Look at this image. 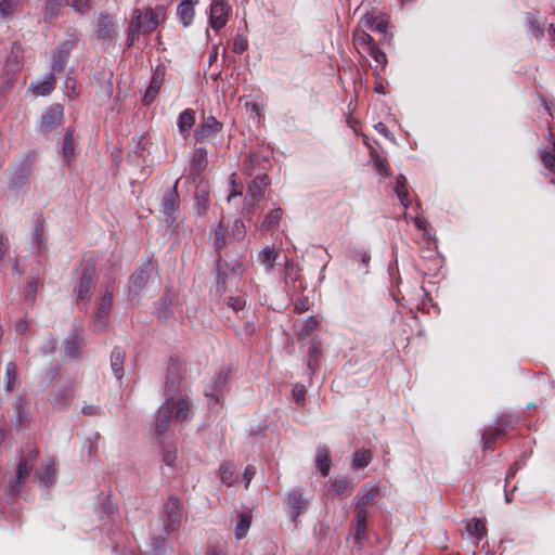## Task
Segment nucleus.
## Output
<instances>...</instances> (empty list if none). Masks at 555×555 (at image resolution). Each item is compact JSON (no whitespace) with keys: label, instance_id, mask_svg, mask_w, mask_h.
I'll return each mask as SVG.
<instances>
[{"label":"nucleus","instance_id":"f257e3e1","mask_svg":"<svg viewBox=\"0 0 555 555\" xmlns=\"http://www.w3.org/2000/svg\"><path fill=\"white\" fill-rule=\"evenodd\" d=\"M166 18V9L164 7L149 8L144 13L135 9L132 13L128 28L127 46L130 47L140 34H150Z\"/></svg>","mask_w":555,"mask_h":555},{"label":"nucleus","instance_id":"f03ea898","mask_svg":"<svg viewBox=\"0 0 555 555\" xmlns=\"http://www.w3.org/2000/svg\"><path fill=\"white\" fill-rule=\"evenodd\" d=\"M191 403L188 399L175 401L173 398H167L157 411L155 429L158 436H165L173 418L177 422L186 420L190 412Z\"/></svg>","mask_w":555,"mask_h":555},{"label":"nucleus","instance_id":"7ed1b4c3","mask_svg":"<svg viewBox=\"0 0 555 555\" xmlns=\"http://www.w3.org/2000/svg\"><path fill=\"white\" fill-rule=\"evenodd\" d=\"M38 456V450L36 448L28 450V452L20 460L15 473V478L13 483L11 485L9 489V493L12 496H16L20 494L22 490V486L27 480L28 476L30 475L34 463Z\"/></svg>","mask_w":555,"mask_h":555},{"label":"nucleus","instance_id":"20e7f679","mask_svg":"<svg viewBox=\"0 0 555 555\" xmlns=\"http://www.w3.org/2000/svg\"><path fill=\"white\" fill-rule=\"evenodd\" d=\"M94 34L100 46L107 49L118 35L113 17L101 13L94 23Z\"/></svg>","mask_w":555,"mask_h":555},{"label":"nucleus","instance_id":"39448f33","mask_svg":"<svg viewBox=\"0 0 555 555\" xmlns=\"http://www.w3.org/2000/svg\"><path fill=\"white\" fill-rule=\"evenodd\" d=\"M95 263L87 261L83 266L80 280L75 288L77 300H89L95 285Z\"/></svg>","mask_w":555,"mask_h":555},{"label":"nucleus","instance_id":"423d86ee","mask_svg":"<svg viewBox=\"0 0 555 555\" xmlns=\"http://www.w3.org/2000/svg\"><path fill=\"white\" fill-rule=\"evenodd\" d=\"M222 129L223 124L218 121L212 115H203L194 131V139L198 142H205L209 138L220 133Z\"/></svg>","mask_w":555,"mask_h":555},{"label":"nucleus","instance_id":"0eeeda50","mask_svg":"<svg viewBox=\"0 0 555 555\" xmlns=\"http://www.w3.org/2000/svg\"><path fill=\"white\" fill-rule=\"evenodd\" d=\"M231 8L228 0H212L209 11V26L218 31L228 23Z\"/></svg>","mask_w":555,"mask_h":555},{"label":"nucleus","instance_id":"6e6552de","mask_svg":"<svg viewBox=\"0 0 555 555\" xmlns=\"http://www.w3.org/2000/svg\"><path fill=\"white\" fill-rule=\"evenodd\" d=\"M182 379L183 365L179 360L171 358L168 363L165 382L166 393L170 395L168 398H173L172 395L178 391Z\"/></svg>","mask_w":555,"mask_h":555},{"label":"nucleus","instance_id":"1a4fd4ad","mask_svg":"<svg viewBox=\"0 0 555 555\" xmlns=\"http://www.w3.org/2000/svg\"><path fill=\"white\" fill-rule=\"evenodd\" d=\"M210 206V186L205 180H199L196 183L194 191V205L193 209L196 216L203 217L207 214Z\"/></svg>","mask_w":555,"mask_h":555},{"label":"nucleus","instance_id":"9d476101","mask_svg":"<svg viewBox=\"0 0 555 555\" xmlns=\"http://www.w3.org/2000/svg\"><path fill=\"white\" fill-rule=\"evenodd\" d=\"M270 184L268 175H257L247 186L246 204L248 211L254 207V203L259 202L263 195L266 188Z\"/></svg>","mask_w":555,"mask_h":555},{"label":"nucleus","instance_id":"9b49d317","mask_svg":"<svg viewBox=\"0 0 555 555\" xmlns=\"http://www.w3.org/2000/svg\"><path fill=\"white\" fill-rule=\"evenodd\" d=\"M166 514L165 530L167 532L176 531L181 521V501L176 496H170L164 505Z\"/></svg>","mask_w":555,"mask_h":555},{"label":"nucleus","instance_id":"f8f14e48","mask_svg":"<svg viewBox=\"0 0 555 555\" xmlns=\"http://www.w3.org/2000/svg\"><path fill=\"white\" fill-rule=\"evenodd\" d=\"M153 270L154 263L151 260L139 267L130 276L129 293L138 294L147 284Z\"/></svg>","mask_w":555,"mask_h":555},{"label":"nucleus","instance_id":"ddd939ff","mask_svg":"<svg viewBox=\"0 0 555 555\" xmlns=\"http://www.w3.org/2000/svg\"><path fill=\"white\" fill-rule=\"evenodd\" d=\"M179 180L176 181L175 185L165 192L162 203V212L166 217V221L172 224L176 221L175 212L179 209L180 198L177 191Z\"/></svg>","mask_w":555,"mask_h":555},{"label":"nucleus","instance_id":"4468645a","mask_svg":"<svg viewBox=\"0 0 555 555\" xmlns=\"http://www.w3.org/2000/svg\"><path fill=\"white\" fill-rule=\"evenodd\" d=\"M166 76V67L164 65H157L153 72L151 82L144 93L143 102L150 105L157 96Z\"/></svg>","mask_w":555,"mask_h":555},{"label":"nucleus","instance_id":"2eb2a0df","mask_svg":"<svg viewBox=\"0 0 555 555\" xmlns=\"http://www.w3.org/2000/svg\"><path fill=\"white\" fill-rule=\"evenodd\" d=\"M63 119V107L60 104L50 106L42 115L40 129L42 132H49Z\"/></svg>","mask_w":555,"mask_h":555},{"label":"nucleus","instance_id":"dca6fc26","mask_svg":"<svg viewBox=\"0 0 555 555\" xmlns=\"http://www.w3.org/2000/svg\"><path fill=\"white\" fill-rule=\"evenodd\" d=\"M72 49L73 42L67 40L56 47L51 61V68L54 73H61L64 69Z\"/></svg>","mask_w":555,"mask_h":555},{"label":"nucleus","instance_id":"f3484780","mask_svg":"<svg viewBox=\"0 0 555 555\" xmlns=\"http://www.w3.org/2000/svg\"><path fill=\"white\" fill-rule=\"evenodd\" d=\"M113 299V293L106 291L100 299L98 304L96 313H95V326L98 328H103L107 324L108 314L111 311Z\"/></svg>","mask_w":555,"mask_h":555},{"label":"nucleus","instance_id":"a211bd4d","mask_svg":"<svg viewBox=\"0 0 555 555\" xmlns=\"http://www.w3.org/2000/svg\"><path fill=\"white\" fill-rule=\"evenodd\" d=\"M56 475V461L54 457L47 460L40 468L35 472V478L46 487L53 485Z\"/></svg>","mask_w":555,"mask_h":555},{"label":"nucleus","instance_id":"6ab92c4d","mask_svg":"<svg viewBox=\"0 0 555 555\" xmlns=\"http://www.w3.org/2000/svg\"><path fill=\"white\" fill-rule=\"evenodd\" d=\"M199 3V0H182L177 7V15L179 22L184 26L189 27L192 25L195 16V7Z\"/></svg>","mask_w":555,"mask_h":555},{"label":"nucleus","instance_id":"aec40b11","mask_svg":"<svg viewBox=\"0 0 555 555\" xmlns=\"http://www.w3.org/2000/svg\"><path fill=\"white\" fill-rule=\"evenodd\" d=\"M30 173L31 164L26 159L21 163L20 166L14 170L10 181L11 188L14 190L23 188L26 184Z\"/></svg>","mask_w":555,"mask_h":555},{"label":"nucleus","instance_id":"412c9836","mask_svg":"<svg viewBox=\"0 0 555 555\" xmlns=\"http://www.w3.org/2000/svg\"><path fill=\"white\" fill-rule=\"evenodd\" d=\"M361 23H362L363 27H365L366 29H369L371 31H377V33H382V34L387 31L388 22L384 15H377L375 13H366L362 17Z\"/></svg>","mask_w":555,"mask_h":555},{"label":"nucleus","instance_id":"4be33fe9","mask_svg":"<svg viewBox=\"0 0 555 555\" xmlns=\"http://www.w3.org/2000/svg\"><path fill=\"white\" fill-rule=\"evenodd\" d=\"M195 120H196V113L194 109L185 108L184 111H182L179 114L178 121H177L179 133L182 137L186 138V135L190 134L191 129L195 125Z\"/></svg>","mask_w":555,"mask_h":555},{"label":"nucleus","instance_id":"5701e85b","mask_svg":"<svg viewBox=\"0 0 555 555\" xmlns=\"http://www.w3.org/2000/svg\"><path fill=\"white\" fill-rule=\"evenodd\" d=\"M319 326V320L314 317H309L295 324V333L298 340L308 338Z\"/></svg>","mask_w":555,"mask_h":555},{"label":"nucleus","instance_id":"b1692460","mask_svg":"<svg viewBox=\"0 0 555 555\" xmlns=\"http://www.w3.org/2000/svg\"><path fill=\"white\" fill-rule=\"evenodd\" d=\"M306 499L304 494L299 490H292L287 494L286 503L288 507L292 509L293 519L296 518L304 512L306 507Z\"/></svg>","mask_w":555,"mask_h":555},{"label":"nucleus","instance_id":"393cba45","mask_svg":"<svg viewBox=\"0 0 555 555\" xmlns=\"http://www.w3.org/2000/svg\"><path fill=\"white\" fill-rule=\"evenodd\" d=\"M207 150L205 147H196L193 152L191 160L192 173L199 175L207 167Z\"/></svg>","mask_w":555,"mask_h":555},{"label":"nucleus","instance_id":"a878e982","mask_svg":"<svg viewBox=\"0 0 555 555\" xmlns=\"http://www.w3.org/2000/svg\"><path fill=\"white\" fill-rule=\"evenodd\" d=\"M315 464L323 477H326L331 468L330 450L326 446L317 448Z\"/></svg>","mask_w":555,"mask_h":555},{"label":"nucleus","instance_id":"bb28decb","mask_svg":"<svg viewBox=\"0 0 555 555\" xmlns=\"http://www.w3.org/2000/svg\"><path fill=\"white\" fill-rule=\"evenodd\" d=\"M504 438V428L490 427L482 434L483 448L486 450H493L498 440Z\"/></svg>","mask_w":555,"mask_h":555},{"label":"nucleus","instance_id":"cd10ccee","mask_svg":"<svg viewBox=\"0 0 555 555\" xmlns=\"http://www.w3.org/2000/svg\"><path fill=\"white\" fill-rule=\"evenodd\" d=\"M395 192L404 208H408L411 204L410 193L408 190V180L403 175H399L396 179Z\"/></svg>","mask_w":555,"mask_h":555},{"label":"nucleus","instance_id":"c85d7f7f","mask_svg":"<svg viewBox=\"0 0 555 555\" xmlns=\"http://www.w3.org/2000/svg\"><path fill=\"white\" fill-rule=\"evenodd\" d=\"M466 530L468 534L478 543L480 542L487 534V527L482 519L473 518L466 525Z\"/></svg>","mask_w":555,"mask_h":555},{"label":"nucleus","instance_id":"c756f323","mask_svg":"<svg viewBox=\"0 0 555 555\" xmlns=\"http://www.w3.org/2000/svg\"><path fill=\"white\" fill-rule=\"evenodd\" d=\"M378 487L376 486H371V487H367L365 486L362 490V493H359L356 499L358 500L357 503H356V508L357 511L359 509H366V505H369L378 494Z\"/></svg>","mask_w":555,"mask_h":555},{"label":"nucleus","instance_id":"7c9ffc66","mask_svg":"<svg viewBox=\"0 0 555 555\" xmlns=\"http://www.w3.org/2000/svg\"><path fill=\"white\" fill-rule=\"evenodd\" d=\"M124 350L119 347H115L111 353V366L114 375L119 379L124 376Z\"/></svg>","mask_w":555,"mask_h":555},{"label":"nucleus","instance_id":"2f4dec72","mask_svg":"<svg viewBox=\"0 0 555 555\" xmlns=\"http://www.w3.org/2000/svg\"><path fill=\"white\" fill-rule=\"evenodd\" d=\"M283 217V210L281 207H275L271 209L263 218L260 229L261 230H271L278 228Z\"/></svg>","mask_w":555,"mask_h":555},{"label":"nucleus","instance_id":"473e14b6","mask_svg":"<svg viewBox=\"0 0 555 555\" xmlns=\"http://www.w3.org/2000/svg\"><path fill=\"white\" fill-rule=\"evenodd\" d=\"M366 518L367 512L366 509H354V539L360 541L363 539L366 532Z\"/></svg>","mask_w":555,"mask_h":555},{"label":"nucleus","instance_id":"72a5a7b5","mask_svg":"<svg viewBox=\"0 0 555 555\" xmlns=\"http://www.w3.org/2000/svg\"><path fill=\"white\" fill-rule=\"evenodd\" d=\"M370 156L376 172L384 177L391 175V169L386 157L380 156L375 150H371Z\"/></svg>","mask_w":555,"mask_h":555},{"label":"nucleus","instance_id":"f704fd0d","mask_svg":"<svg viewBox=\"0 0 555 555\" xmlns=\"http://www.w3.org/2000/svg\"><path fill=\"white\" fill-rule=\"evenodd\" d=\"M81 341L78 335H69L64 341V354L68 358L76 359L80 354Z\"/></svg>","mask_w":555,"mask_h":555},{"label":"nucleus","instance_id":"c9c22d12","mask_svg":"<svg viewBox=\"0 0 555 555\" xmlns=\"http://www.w3.org/2000/svg\"><path fill=\"white\" fill-rule=\"evenodd\" d=\"M212 240L214 247L218 251L223 249L229 244V234L222 222H219V224L214 229Z\"/></svg>","mask_w":555,"mask_h":555},{"label":"nucleus","instance_id":"e433bc0d","mask_svg":"<svg viewBox=\"0 0 555 555\" xmlns=\"http://www.w3.org/2000/svg\"><path fill=\"white\" fill-rule=\"evenodd\" d=\"M55 76L53 74H50L49 76L46 77V79L43 81H40V82H37L36 85L33 86V92L35 95H41V96H44V95H48L52 92V90L54 89V85H55Z\"/></svg>","mask_w":555,"mask_h":555},{"label":"nucleus","instance_id":"4c0bfd02","mask_svg":"<svg viewBox=\"0 0 555 555\" xmlns=\"http://www.w3.org/2000/svg\"><path fill=\"white\" fill-rule=\"evenodd\" d=\"M353 41L356 46H358L365 52H367L376 44L374 38L365 30H356L353 34Z\"/></svg>","mask_w":555,"mask_h":555},{"label":"nucleus","instance_id":"58836bf2","mask_svg":"<svg viewBox=\"0 0 555 555\" xmlns=\"http://www.w3.org/2000/svg\"><path fill=\"white\" fill-rule=\"evenodd\" d=\"M372 453L370 450L361 449L357 450L352 456V468L361 469L366 467L372 461Z\"/></svg>","mask_w":555,"mask_h":555},{"label":"nucleus","instance_id":"ea45409f","mask_svg":"<svg viewBox=\"0 0 555 555\" xmlns=\"http://www.w3.org/2000/svg\"><path fill=\"white\" fill-rule=\"evenodd\" d=\"M62 154L65 162L69 165L70 162L75 158V147L73 140V130H67L62 146Z\"/></svg>","mask_w":555,"mask_h":555},{"label":"nucleus","instance_id":"a19ab883","mask_svg":"<svg viewBox=\"0 0 555 555\" xmlns=\"http://www.w3.org/2000/svg\"><path fill=\"white\" fill-rule=\"evenodd\" d=\"M219 473H220V479L221 482L227 486H232L236 478H235V469L234 465L232 463H222L219 466Z\"/></svg>","mask_w":555,"mask_h":555},{"label":"nucleus","instance_id":"79ce46f5","mask_svg":"<svg viewBox=\"0 0 555 555\" xmlns=\"http://www.w3.org/2000/svg\"><path fill=\"white\" fill-rule=\"evenodd\" d=\"M250 524H251L250 515L247 513H242L240 515V519L235 527V538L237 540L243 539L247 534V532L250 528Z\"/></svg>","mask_w":555,"mask_h":555},{"label":"nucleus","instance_id":"37998d69","mask_svg":"<svg viewBox=\"0 0 555 555\" xmlns=\"http://www.w3.org/2000/svg\"><path fill=\"white\" fill-rule=\"evenodd\" d=\"M16 378V365L14 362H9L5 366V390L8 392H11L14 389Z\"/></svg>","mask_w":555,"mask_h":555},{"label":"nucleus","instance_id":"c03bdc74","mask_svg":"<svg viewBox=\"0 0 555 555\" xmlns=\"http://www.w3.org/2000/svg\"><path fill=\"white\" fill-rule=\"evenodd\" d=\"M62 2L63 0H47L44 8V20L47 22L52 21L59 15Z\"/></svg>","mask_w":555,"mask_h":555},{"label":"nucleus","instance_id":"a18cd8bd","mask_svg":"<svg viewBox=\"0 0 555 555\" xmlns=\"http://www.w3.org/2000/svg\"><path fill=\"white\" fill-rule=\"evenodd\" d=\"M276 257L278 251L269 247L264 248L259 255L261 263L264 264L267 269H270L274 266Z\"/></svg>","mask_w":555,"mask_h":555},{"label":"nucleus","instance_id":"49530a36","mask_svg":"<svg viewBox=\"0 0 555 555\" xmlns=\"http://www.w3.org/2000/svg\"><path fill=\"white\" fill-rule=\"evenodd\" d=\"M552 149L550 151H543L541 158L543 165L550 169L551 171L555 172V140L552 141Z\"/></svg>","mask_w":555,"mask_h":555},{"label":"nucleus","instance_id":"de8ad7c7","mask_svg":"<svg viewBox=\"0 0 555 555\" xmlns=\"http://www.w3.org/2000/svg\"><path fill=\"white\" fill-rule=\"evenodd\" d=\"M321 357V348L317 344H312L309 349L308 367L312 371L317 370L319 359Z\"/></svg>","mask_w":555,"mask_h":555},{"label":"nucleus","instance_id":"09e8293b","mask_svg":"<svg viewBox=\"0 0 555 555\" xmlns=\"http://www.w3.org/2000/svg\"><path fill=\"white\" fill-rule=\"evenodd\" d=\"M231 235L234 240L242 241L245 238L246 235V229L245 224L241 219H235L232 228H231Z\"/></svg>","mask_w":555,"mask_h":555},{"label":"nucleus","instance_id":"8fccbe9b","mask_svg":"<svg viewBox=\"0 0 555 555\" xmlns=\"http://www.w3.org/2000/svg\"><path fill=\"white\" fill-rule=\"evenodd\" d=\"M65 4L78 13H86L90 10V0H65Z\"/></svg>","mask_w":555,"mask_h":555},{"label":"nucleus","instance_id":"3c124183","mask_svg":"<svg viewBox=\"0 0 555 555\" xmlns=\"http://www.w3.org/2000/svg\"><path fill=\"white\" fill-rule=\"evenodd\" d=\"M517 424V418L513 417L512 415L501 416L495 423L496 427L504 428V434L507 429H513Z\"/></svg>","mask_w":555,"mask_h":555},{"label":"nucleus","instance_id":"603ef678","mask_svg":"<svg viewBox=\"0 0 555 555\" xmlns=\"http://www.w3.org/2000/svg\"><path fill=\"white\" fill-rule=\"evenodd\" d=\"M227 305L235 312L243 310L246 306V299L243 296H231L228 298Z\"/></svg>","mask_w":555,"mask_h":555},{"label":"nucleus","instance_id":"864d4df0","mask_svg":"<svg viewBox=\"0 0 555 555\" xmlns=\"http://www.w3.org/2000/svg\"><path fill=\"white\" fill-rule=\"evenodd\" d=\"M374 61L383 66L387 63L386 54L379 49L377 43L366 52Z\"/></svg>","mask_w":555,"mask_h":555},{"label":"nucleus","instance_id":"5fc2aeb1","mask_svg":"<svg viewBox=\"0 0 555 555\" xmlns=\"http://www.w3.org/2000/svg\"><path fill=\"white\" fill-rule=\"evenodd\" d=\"M350 487L348 479L340 478L333 481L331 485V490L335 494H343L347 491V489Z\"/></svg>","mask_w":555,"mask_h":555},{"label":"nucleus","instance_id":"6e6d98bb","mask_svg":"<svg viewBox=\"0 0 555 555\" xmlns=\"http://www.w3.org/2000/svg\"><path fill=\"white\" fill-rule=\"evenodd\" d=\"M528 21L530 24V29L535 37H541L544 34V24L539 20L534 18L532 15L528 16Z\"/></svg>","mask_w":555,"mask_h":555},{"label":"nucleus","instance_id":"4d7b16f0","mask_svg":"<svg viewBox=\"0 0 555 555\" xmlns=\"http://www.w3.org/2000/svg\"><path fill=\"white\" fill-rule=\"evenodd\" d=\"M293 398L297 404L304 405L306 400V388L304 385L296 384L292 390Z\"/></svg>","mask_w":555,"mask_h":555},{"label":"nucleus","instance_id":"13d9d810","mask_svg":"<svg viewBox=\"0 0 555 555\" xmlns=\"http://www.w3.org/2000/svg\"><path fill=\"white\" fill-rule=\"evenodd\" d=\"M248 48V41L245 37L237 35L233 42V52L236 54L244 53Z\"/></svg>","mask_w":555,"mask_h":555},{"label":"nucleus","instance_id":"bf43d9fd","mask_svg":"<svg viewBox=\"0 0 555 555\" xmlns=\"http://www.w3.org/2000/svg\"><path fill=\"white\" fill-rule=\"evenodd\" d=\"M15 10V3L12 0L0 1V13L3 16L12 14Z\"/></svg>","mask_w":555,"mask_h":555},{"label":"nucleus","instance_id":"052dcab7","mask_svg":"<svg viewBox=\"0 0 555 555\" xmlns=\"http://www.w3.org/2000/svg\"><path fill=\"white\" fill-rule=\"evenodd\" d=\"M256 475V468L253 465H247L243 473V478L246 482L245 487L247 488L254 476Z\"/></svg>","mask_w":555,"mask_h":555},{"label":"nucleus","instance_id":"680f3d73","mask_svg":"<svg viewBox=\"0 0 555 555\" xmlns=\"http://www.w3.org/2000/svg\"><path fill=\"white\" fill-rule=\"evenodd\" d=\"M101 509L104 511L106 515H113L117 512V505L112 502L109 498H107L104 501Z\"/></svg>","mask_w":555,"mask_h":555},{"label":"nucleus","instance_id":"e2e57ef3","mask_svg":"<svg viewBox=\"0 0 555 555\" xmlns=\"http://www.w3.org/2000/svg\"><path fill=\"white\" fill-rule=\"evenodd\" d=\"M37 286H38V282L36 281H30L27 285V288H26V296L28 297L29 300H34L35 298V293L37 291Z\"/></svg>","mask_w":555,"mask_h":555},{"label":"nucleus","instance_id":"0e129e2a","mask_svg":"<svg viewBox=\"0 0 555 555\" xmlns=\"http://www.w3.org/2000/svg\"><path fill=\"white\" fill-rule=\"evenodd\" d=\"M9 250V240L8 237L0 235V261L3 259L4 255Z\"/></svg>","mask_w":555,"mask_h":555},{"label":"nucleus","instance_id":"69168bd1","mask_svg":"<svg viewBox=\"0 0 555 555\" xmlns=\"http://www.w3.org/2000/svg\"><path fill=\"white\" fill-rule=\"evenodd\" d=\"M176 454L175 452L165 451L163 455V461L167 466H172L175 464Z\"/></svg>","mask_w":555,"mask_h":555},{"label":"nucleus","instance_id":"338daca9","mask_svg":"<svg viewBox=\"0 0 555 555\" xmlns=\"http://www.w3.org/2000/svg\"><path fill=\"white\" fill-rule=\"evenodd\" d=\"M359 257H360L361 264L366 268L371 260L370 254L366 251H361V253H359Z\"/></svg>","mask_w":555,"mask_h":555},{"label":"nucleus","instance_id":"774afa93","mask_svg":"<svg viewBox=\"0 0 555 555\" xmlns=\"http://www.w3.org/2000/svg\"><path fill=\"white\" fill-rule=\"evenodd\" d=\"M96 411H98V406H94V405H85L81 409V413H83L86 415H94V414H96Z\"/></svg>","mask_w":555,"mask_h":555}]
</instances>
